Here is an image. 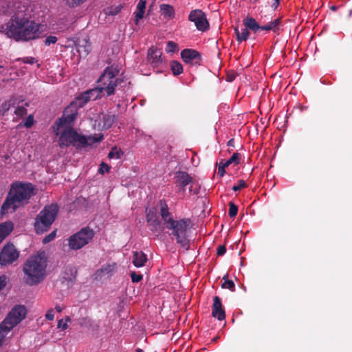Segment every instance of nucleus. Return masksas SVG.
I'll use <instances>...</instances> for the list:
<instances>
[{
  "instance_id": "obj_1",
  "label": "nucleus",
  "mask_w": 352,
  "mask_h": 352,
  "mask_svg": "<svg viewBox=\"0 0 352 352\" xmlns=\"http://www.w3.org/2000/svg\"><path fill=\"white\" fill-rule=\"evenodd\" d=\"M24 5H19L10 19L1 27V32L16 42H27L43 36L44 25L30 19Z\"/></svg>"
},
{
  "instance_id": "obj_2",
  "label": "nucleus",
  "mask_w": 352,
  "mask_h": 352,
  "mask_svg": "<svg viewBox=\"0 0 352 352\" xmlns=\"http://www.w3.org/2000/svg\"><path fill=\"white\" fill-rule=\"evenodd\" d=\"M34 186L29 182H15L12 183L1 207V215L3 216L9 212H14L19 207L27 204L34 195Z\"/></svg>"
},
{
  "instance_id": "obj_3",
  "label": "nucleus",
  "mask_w": 352,
  "mask_h": 352,
  "mask_svg": "<svg viewBox=\"0 0 352 352\" xmlns=\"http://www.w3.org/2000/svg\"><path fill=\"white\" fill-rule=\"evenodd\" d=\"M119 69L114 65L107 67L98 80V87L95 89L87 90L78 96V98L85 105L89 100H96L100 97L102 92L107 96L114 94L116 87L123 80L117 78Z\"/></svg>"
},
{
  "instance_id": "obj_4",
  "label": "nucleus",
  "mask_w": 352,
  "mask_h": 352,
  "mask_svg": "<svg viewBox=\"0 0 352 352\" xmlns=\"http://www.w3.org/2000/svg\"><path fill=\"white\" fill-rule=\"evenodd\" d=\"M103 140V135H100L98 138L94 136H85L79 134L76 131L69 125L60 133L58 140V145L60 148L73 146L77 150H80L94 143L100 142Z\"/></svg>"
},
{
  "instance_id": "obj_5",
  "label": "nucleus",
  "mask_w": 352,
  "mask_h": 352,
  "mask_svg": "<svg viewBox=\"0 0 352 352\" xmlns=\"http://www.w3.org/2000/svg\"><path fill=\"white\" fill-rule=\"evenodd\" d=\"M46 266V261L41 254L30 256L23 265L25 282L29 285L39 283L45 276Z\"/></svg>"
},
{
  "instance_id": "obj_6",
  "label": "nucleus",
  "mask_w": 352,
  "mask_h": 352,
  "mask_svg": "<svg viewBox=\"0 0 352 352\" xmlns=\"http://www.w3.org/2000/svg\"><path fill=\"white\" fill-rule=\"evenodd\" d=\"M165 228L171 230V234L175 238L176 241L186 250L190 248V241L187 237V231L191 223L190 219H181L175 220L170 219L166 222Z\"/></svg>"
},
{
  "instance_id": "obj_7",
  "label": "nucleus",
  "mask_w": 352,
  "mask_h": 352,
  "mask_svg": "<svg viewBox=\"0 0 352 352\" xmlns=\"http://www.w3.org/2000/svg\"><path fill=\"white\" fill-rule=\"evenodd\" d=\"M58 213V206L56 204L45 206L37 214L34 223L36 234L47 232Z\"/></svg>"
},
{
  "instance_id": "obj_8",
  "label": "nucleus",
  "mask_w": 352,
  "mask_h": 352,
  "mask_svg": "<svg viewBox=\"0 0 352 352\" xmlns=\"http://www.w3.org/2000/svg\"><path fill=\"white\" fill-rule=\"evenodd\" d=\"M93 229L87 226L81 228L67 239L68 246L72 250H78L89 244L94 236Z\"/></svg>"
},
{
  "instance_id": "obj_9",
  "label": "nucleus",
  "mask_w": 352,
  "mask_h": 352,
  "mask_svg": "<svg viewBox=\"0 0 352 352\" xmlns=\"http://www.w3.org/2000/svg\"><path fill=\"white\" fill-rule=\"evenodd\" d=\"M84 105L80 99L76 97L65 109L63 116L56 121L57 128L59 129L65 125H71L78 114V109L82 108Z\"/></svg>"
},
{
  "instance_id": "obj_10",
  "label": "nucleus",
  "mask_w": 352,
  "mask_h": 352,
  "mask_svg": "<svg viewBox=\"0 0 352 352\" xmlns=\"http://www.w3.org/2000/svg\"><path fill=\"white\" fill-rule=\"evenodd\" d=\"M27 310L25 306L16 305L2 322L6 324L7 330H12L25 318Z\"/></svg>"
},
{
  "instance_id": "obj_11",
  "label": "nucleus",
  "mask_w": 352,
  "mask_h": 352,
  "mask_svg": "<svg viewBox=\"0 0 352 352\" xmlns=\"http://www.w3.org/2000/svg\"><path fill=\"white\" fill-rule=\"evenodd\" d=\"M19 256V252L12 243H7L0 252V265L6 266L13 263Z\"/></svg>"
},
{
  "instance_id": "obj_12",
  "label": "nucleus",
  "mask_w": 352,
  "mask_h": 352,
  "mask_svg": "<svg viewBox=\"0 0 352 352\" xmlns=\"http://www.w3.org/2000/svg\"><path fill=\"white\" fill-rule=\"evenodd\" d=\"M188 18L190 21L194 23L199 31L206 32L210 28L206 14L200 9L192 10Z\"/></svg>"
},
{
  "instance_id": "obj_13",
  "label": "nucleus",
  "mask_w": 352,
  "mask_h": 352,
  "mask_svg": "<svg viewBox=\"0 0 352 352\" xmlns=\"http://www.w3.org/2000/svg\"><path fill=\"white\" fill-rule=\"evenodd\" d=\"M175 184L179 192H185L186 187L192 183V177L185 171L178 170L175 173Z\"/></svg>"
},
{
  "instance_id": "obj_14",
  "label": "nucleus",
  "mask_w": 352,
  "mask_h": 352,
  "mask_svg": "<svg viewBox=\"0 0 352 352\" xmlns=\"http://www.w3.org/2000/svg\"><path fill=\"white\" fill-rule=\"evenodd\" d=\"M181 58L184 62L191 65H200L201 56L194 49H184L181 52Z\"/></svg>"
},
{
  "instance_id": "obj_15",
  "label": "nucleus",
  "mask_w": 352,
  "mask_h": 352,
  "mask_svg": "<svg viewBox=\"0 0 352 352\" xmlns=\"http://www.w3.org/2000/svg\"><path fill=\"white\" fill-rule=\"evenodd\" d=\"M75 46L79 56L82 58H86L91 50V43L87 37L77 39Z\"/></svg>"
},
{
  "instance_id": "obj_16",
  "label": "nucleus",
  "mask_w": 352,
  "mask_h": 352,
  "mask_svg": "<svg viewBox=\"0 0 352 352\" xmlns=\"http://www.w3.org/2000/svg\"><path fill=\"white\" fill-rule=\"evenodd\" d=\"M212 316L214 318H217L219 320H223L226 318V313L223 308L221 299L217 296H214L213 298Z\"/></svg>"
},
{
  "instance_id": "obj_17",
  "label": "nucleus",
  "mask_w": 352,
  "mask_h": 352,
  "mask_svg": "<svg viewBox=\"0 0 352 352\" xmlns=\"http://www.w3.org/2000/svg\"><path fill=\"white\" fill-rule=\"evenodd\" d=\"M146 222L150 230L153 232H159L160 230V221L155 212L149 210L146 214Z\"/></svg>"
},
{
  "instance_id": "obj_18",
  "label": "nucleus",
  "mask_w": 352,
  "mask_h": 352,
  "mask_svg": "<svg viewBox=\"0 0 352 352\" xmlns=\"http://www.w3.org/2000/svg\"><path fill=\"white\" fill-rule=\"evenodd\" d=\"M162 53L156 48H150L148 51V60L153 67H158L162 63Z\"/></svg>"
},
{
  "instance_id": "obj_19",
  "label": "nucleus",
  "mask_w": 352,
  "mask_h": 352,
  "mask_svg": "<svg viewBox=\"0 0 352 352\" xmlns=\"http://www.w3.org/2000/svg\"><path fill=\"white\" fill-rule=\"evenodd\" d=\"M157 206L160 208V211H159L160 214L163 221V223L165 226L166 224V222L168 221V220L170 219H173V218L172 217H170L169 208H168V206L165 199H160L158 202Z\"/></svg>"
},
{
  "instance_id": "obj_20",
  "label": "nucleus",
  "mask_w": 352,
  "mask_h": 352,
  "mask_svg": "<svg viewBox=\"0 0 352 352\" xmlns=\"http://www.w3.org/2000/svg\"><path fill=\"white\" fill-rule=\"evenodd\" d=\"M243 23L245 28L254 33H256L258 30H262V25L256 21L253 17H246L243 20Z\"/></svg>"
},
{
  "instance_id": "obj_21",
  "label": "nucleus",
  "mask_w": 352,
  "mask_h": 352,
  "mask_svg": "<svg viewBox=\"0 0 352 352\" xmlns=\"http://www.w3.org/2000/svg\"><path fill=\"white\" fill-rule=\"evenodd\" d=\"M13 229L14 224L10 221H8L0 224V243L12 232Z\"/></svg>"
},
{
  "instance_id": "obj_22",
  "label": "nucleus",
  "mask_w": 352,
  "mask_h": 352,
  "mask_svg": "<svg viewBox=\"0 0 352 352\" xmlns=\"http://www.w3.org/2000/svg\"><path fill=\"white\" fill-rule=\"evenodd\" d=\"M281 17H278L266 25H262V30L272 31L274 33L278 34L280 30Z\"/></svg>"
},
{
  "instance_id": "obj_23",
  "label": "nucleus",
  "mask_w": 352,
  "mask_h": 352,
  "mask_svg": "<svg viewBox=\"0 0 352 352\" xmlns=\"http://www.w3.org/2000/svg\"><path fill=\"white\" fill-rule=\"evenodd\" d=\"M147 261V256L143 252H134L133 255V263L137 267H143Z\"/></svg>"
},
{
  "instance_id": "obj_24",
  "label": "nucleus",
  "mask_w": 352,
  "mask_h": 352,
  "mask_svg": "<svg viewBox=\"0 0 352 352\" xmlns=\"http://www.w3.org/2000/svg\"><path fill=\"white\" fill-rule=\"evenodd\" d=\"M160 8L161 15H162L164 19L170 20L174 18L175 10L172 6L163 3L160 5Z\"/></svg>"
},
{
  "instance_id": "obj_25",
  "label": "nucleus",
  "mask_w": 352,
  "mask_h": 352,
  "mask_svg": "<svg viewBox=\"0 0 352 352\" xmlns=\"http://www.w3.org/2000/svg\"><path fill=\"white\" fill-rule=\"evenodd\" d=\"M146 0H140L137 8L136 11L135 12V24H138L139 20L142 19L145 13Z\"/></svg>"
},
{
  "instance_id": "obj_26",
  "label": "nucleus",
  "mask_w": 352,
  "mask_h": 352,
  "mask_svg": "<svg viewBox=\"0 0 352 352\" xmlns=\"http://www.w3.org/2000/svg\"><path fill=\"white\" fill-rule=\"evenodd\" d=\"M234 33L236 35V40L241 43L242 41H245L248 39L250 36V31L245 27V28L241 30V32L239 31L238 27H235L234 28Z\"/></svg>"
},
{
  "instance_id": "obj_27",
  "label": "nucleus",
  "mask_w": 352,
  "mask_h": 352,
  "mask_svg": "<svg viewBox=\"0 0 352 352\" xmlns=\"http://www.w3.org/2000/svg\"><path fill=\"white\" fill-rule=\"evenodd\" d=\"M116 267V264L113 265H105L102 266L100 270H97L96 274L98 276H102L103 275H111L114 271Z\"/></svg>"
},
{
  "instance_id": "obj_28",
  "label": "nucleus",
  "mask_w": 352,
  "mask_h": 352,
  "mask_svg": "<svg viewBox=\"0 0 352 352\" xmlns=\"http://www.w3.org/2000/svg\"><path fill=\"white\" fill-rule=\"evenodd\" d=\"M116 120V116L114 115L106 114L102 116V128L104 129H109Z\"/></svg>"
},
{
  "instance_id": "obj_29",
  "label": "nucleus",
  "mask_w": 352,
  "mask_h": 352,
  "mask_svg": "<svg viewBox=\"0 0 352 352\" xmlns=\"http://www.w3.org/2000/svg\"><path fill=\"white\" fill-rule=\"evenodd\" d=\"M170 69L175 76L181 74L183 72L182 64L177 60H172L170 63Z\"/></svg>"
},
{
  "instance_id": "obj_30",
  "label": "nucleus",
  "mask_w": 352,
  "mask_h": 352,
  "mask_svg": "<svg viewBox=\"0 0 352 352\" xmlns=\"http://www.w3.org/2000/svg\"><path fill=\"white\" fill-rule=\"evenodd\" d=\"M15 100L13 99H10L8 101L4 102L0 108V114L1 116H4L11 107H14Z\"/></svg>"
},
{
  "instance_id": "obj_31",
  "label": "nucleus",
  "mask_w": 352,
  "mask_h": 352,
  "mask_svg": "<svg viewBox=\"0 0 352 352\" xmlns=\"http://www.w3.org/2000/svg\"><path fill=\"white\" fill-rule=\"evenodd\" d=\"M228 275L226 274L223 277V280L224 282L221 285V287L223 289H228L231 292H234L235 290V284L232 280H228Z\"/></svg>"
},
{
  "instance_id": "obj_32",
  "label": "nucleus",
  "mask_w": 352,
  "mask_h": 352,
  "mask_svg": "<svg viewBox=\"0 0 352 352\" xmlns=\"http://www.w3.org/2000/svg\"><path fill=\"white\" fill-rule=\"evenodd\" d=\"M123 155V152L118 149L117 147L112 148L111 151L108 154V157L110 159L116 158L120 159Z\"/></svg>"
},
{
  "instance_id": "obj_33",
  "label": "nucleus",
  "mask_w": 352,
  "mask_h": 352,
  "mask_svg": "<svg viewBox=\"0 0 352 352\" xmlns=\"http://www.w3.org/2000/svg\"><path fill=\"white\" fill-rule=\"evenodd\" d=\"M122 6L120 5L109 7L106 10V14L111 16H115L120 12Z\"/></svg>"
},
{
  "instance_id": "obj_34",
  "label": "nucleus",
  "mask_w": 352,
  "mask_h": 352,
  "mask_svg": "<svg viewBox=\"0 0 352 352\" xmlns=\"http://www.w3.org/2000/svg\"><path fill=\"white\" fill-rule=\"evenodd\" d=\"M10 330H7L6 324L1 322L0 324V346H1L3 341L6 336L10 332Z\"/></svg>"
},
{
  "instance_id": "obj_35",
  "label": "nucleus",
  "mask_w": 352,
  "mask_h": 352,
  "mask_svg": "<svg viewBox=\"0 0 352 352\" xmlns=\"http://www.w3.org/2000/svg\"><path fill=\"white\" fill-rule=\"evenodd\" d=\"M229 212L228 214L230 218L236 217L238 212V207L232 201L229 202Z\"/></svg>"
},
{
  "instance_id": "obj_36",
  "label": "nucleus",
  "mask_w": 352,
  "mask_h": 352,
  "mask_svg": "<svg viewBox=\"0 0 352 352\" xmlns=\"http://www.w3.org/2000/svg\"><path fill=\"white\" fill-rule=\"evenodd\" d=\"M87 0H65L66 4L71 8H75L77 7L84 2H85Z\"/></svg>"
},
{
  "instance_id": "obj_37",
  "label": "nucleus",
  "mask_w": 352,
  "mask_h": 352,
  "mask_svg": "<svg viewBox=\"0 0 352 352\" xmlns=\"http://www.w3.org/2000/svg\"><path fill=\"white\" fill-rule=\"evenodd\" d=\"M177 50V45L173 41H168L166 45V52H175Z\"/></svg>"
},
{
  "instance_id": "obj_38",
  "label": "nucleus",
  "mask_w": 352,
  "mask_h": 352,
  "mask_svg": "<svg viewBox=\"0 0 352 352\" xmlns=\"http://www.w3.org/2000/svg\"><path fill=\"white\" fill-rule=\"evenodd\" d=\"M56 235V230H54L50 234L46 235L43 238V244H47V243H50V241H53L55 239Z\"/></svg>"
},
{
  "instance_id": "obj_39",
  "label": "nucleus",
  "mask_w": 352,
  "mask_h": 352,
  "mask_svg": "<svg viewBox=\"0 0 352 352\" xmlns=\"http://www.w3.org/2000/svg\"><path fill=\"white\" fill-rule=\"evenodd\" d=\"M28 113V111L25 107H17L16 109L14 111L15 115H16L19 117H23L25 116Z\"/></svg>"
},
{
  "instance_id": "obj_40",
  "label": "nucleus",
  "mask_w": 352,
  "mask_h": 352,
  "mask_svg": "<svg viewBox=\"0 0 352 352\" xmlns=\"http://www.w3.org/2000/svg\"><path fill=\"white\" fill-rule=\"evenodd\" d=\"M247 186L246 183L244 180L240 179L238 181L237 185H234L232 187V190L234 191L241 190L242 188H245Z\"/></svg>"
},
{
  "instance_id": "obj_41",
  "label": "nucleus",
  "mask_w": 352,
  "mask_h": 352,
  "mask_svg": "<svg viewBox=\"0 0 352 352\" xmlns=\"http://www.w3.org/2000/svg\"><path fill=\"white\" fill-rule=\"evenodd\" d=\"M131 278L133 283H138L142 280L143 276L142 274H137L135 272L131 273Z\"/></svg>"
},
{
  "instance_id": "obj_42",
  "label": "nucleus",
  "mask_w": 352,
  "mask_h": 352,
  "mask_svg": "<svg viewBox=\"0 0 352 352\" xmlns=\"http://www.w3.org/2000/svg\"><path fill=\"white\" fill-rule=\"evenodd\" d=\"M57 37L55 36H49L45 40V45H50L51 44L56 43L57 42Z\"/></svg>"
},
{
  "instance_id": "obj_43",
  "label": "nucleus",
  "mask_w": 352,
  "mask_h": 352,
  "mask_svg": "<svg viewBox=\"0 0 352 352\" xmlns=\"http://www.w3.org/2000/svg\"><path fill=\"white\" fill-rule=\"evenodd\" d=\"M234 165H238L240 163V153L236 152L230 158Z\"/></svg>"
},
{
  "instance_id": "obj_44",
  "label": "nucleus",
  "mask_w": 352,
  "mask_h": 352,
  "mask_svg": "<svg viewBox=\"0 0 352 352\" xmlns=\"http://www.w3.org/2000/svg\"><path fill=\"white\" fill-rule=\"evenodd\" d=\"M110 170V167L104 162H102L100 164V167L98 169V173L100 174H104V172L108 173Z\"/></svg>"
},
{
  "instance_id": "obj_45",
  "label": "nucleus",
  "mask_w": 352,
  "mask_h": 352,
  "mask_svg": "<svg viewBox=\"0 0 352 352\" xmlns=\"http://www.w3.org/2000/svg\"><path fill=\"white\" fill-rule=\"evenodd\" d=\"M34 123V117L32 115H29L26 118V120L24 123V126L26 128H30L33 125Z\"/></svg>"
},
{
  "instance_id": "obj_46",
  "label": "nucleus",
  "mask_w": 352,
  "mask_h": 352,
  "mask_svg": "<svg viewBox=\"0 0 352 352\" xmlns=\"http://www.w3.org/2000/svg\"><path fill=\"white\" fill-rule=\"evenodd\" d=\"M7 280L8 278L6 275L3 274L0 276V291L6 286Z\"/></svg>"
},
{
  "instance_id": "obj_47",
  "label": "nucleus",
  "mask_w": 352,
  "mask_h": 352,
  "mask_svg": "<svg viewBox=\"0 0 352 352\" xmlns=\"http://www.w3.org/2000/svg\"><path fill=\"white\" fill-rule=\"evenodd\" d=\"M226 252V248L224 245H219L217 250V254L218 256H223Z\"/></svg>"
},
{
  "instance_id": "obj_48",
  "label": "nucleus",
  "mask_w": 352,
  "mask_h": 352,
  "mask_svg": "<svg viewBox=\"0 0 352 352\" xmlns=\"http://www.w3.org/2000/svg\"><path fill=\"white\" fill-rule=\"evenodd\" d=\"M45 318L48 320H54V313H53V310L51 309H49L46 314H45Z\"/></svg>"
},
{
  "instance_id": "obj_49",
  "label": "nucleus",
  "mask_w": 352,
  "mask_h": 352,
  "mask_svg": "<svg viewBox=\"0 0 352 352\" xmlns=\"http://www.w3.org/2000/svg\"><path fill=\"white\" fill-rule=\"evenodd\" d=\"M57 327H58V328H62V329L65 330V329H67L68 325H67V322H63V319H60L58 321Z\"/></svg>"
},
{
  "instance_id": "obj_50",
  "label": "nucleus",
  "mask_w": 352,
  "mask_h": 352,
  "mask_svg": "<svg viewBox=\"0 0 352 352\" xmlns=\"http://www.w3.org/2000/svg\"><path fill=\"white\" fill-rule=\"evenodd\" d=\"M36 61V60L35 58H33V57H25L23 59L24 63H29V64H34Z\"/></svg>"
},
{
  "instance_id": "obj_51",
  "label": "nucleus",
  "mask_w": 352,
  "mask_h": 352,
  "mask_svg": "<svg viewBox=\"0 0 352 352\" xmlns=\"http://www.w3.org/2000/svg\"><path fill=\"white\" fill-rule=\"evenodd\" d=\"M226 173V168L223 167H218L217 175L220 177H222Z\"/></svg>"
},
{
  "instance_id": "obj_52",
  "label": "nucleus",
  "mask_w": 352,
  "mask_h": 352,
  "mask_svg": "<svg viewBox=\"0 0 352 352\" xmlns=\"http://www.w3.org/2000/svg\"><path fill=\"white\" fill-rule=\"evenodd\" d=\"M280 0H273L271 6L275 10L279 6Z\"/></svg>"
},
{
  "instance_id": "obj_53",
  "label": "nucleus",
  "mask_w": 352,
  "mask_h": 352,
  "mask_svg": "<svg viewBox=\"0 0 352 352\" xmlns=\"http://www.w3.org/2000/svg\"><path fill=\"white\" fill-rule=\"evenodd\" d=\"M228 146L234 147V139H230L227 144Z\"/></svg>"
},
{
  "instance_id": "obj_54",
  "label": "nucleus",
  "mask_w": 352,
  "mask_h": 352,
  "mask_svg": "<svg viewBox=\"0 0 352 352\" xmlns=\"http://www.w3.org/2000/svg\"><path fill=\"white\" fill-rule=\"evenodd\" d=\"M219 167H223V168H226V166L224 164V160H221L220 161V162L219 163Z\"/></svg>"
},
{
  "instance_id": "obj_55",
  "label": "nucleus",
  "mask_w": 352,
  "mask_h": 352,
  "mask_svg": "<svg viewBox=\"0 0 352 352\" xmlns=\"http://www.w3.org/2000/svg\"><path fill=\"white\" fill-rule=\"evenodd\" d=\"M55 309L58 311V312H61L62 311V308L59 306V305H56L55 307Z\"/></svg>"
},
{
  "instance_id": "obj_56",
  "label": "nucleus",
  "mask_w": 352,
  "mask_h": 352,
  "mask_svg": "<svg viewBox=\"0 0 352 352\" xmlns=\"http://www.w3.org/2000/svg\"><path fill=\"white\" fill-rule=\"evenodd\" d=\"M219 338V336H216V337L213 338L212 339V340H211V341H212V342H217V340H218Z\"/></svg>"
},
{
  "instance_id": "obj_57",
  "label": "nucleus",
  "mask_w": 352,
  "mask_h": 352,
  "mask_svg": "<svg viewBox=\"0 0 352 352\" xmlns=\"http://www.w3.org/2000/svg\"><path fill=\"white\" fill-rule=\"evenodd\" d=\"M70 320H71V319H70V317H69V316H67V317L65 318V322H67H67H69Z\"/></svg>"
},
{
  "instance_id": "obj_58",
  "label": "nucleus",
  "mask_w": 352,
  "mask_h": 352,
  "mask_svg": "<svg viewBox=\"0 0 352 352\" xmlns=\"http://www.w3.org/2000/svg\"><path fill=\"white\" fill-rule=\"evenodd\" d=\"M224 164H225V165L226 166V168H227L228 166H230V164H229V163H228V160H224Z\"/></svg>"
},
{
  "instance_id": "obj_59",
  "label": "nucleus",
  "mask_w": 352,
  "mask_h": 352,
  "mask_svg": "<svg viewBox=\"0 0 352 352\" xmlns=\"http://www.w3.org/2000/svg\"><path fill=\"white\" fill-rule=\"evenodd\" d=\"M228 162L230 165L233 164V162L230 159L228 160Z\"/></svg>"
},
{
  "instance_id": "obj_60",
  "label": "nucleus",
  "mask_w": 352,
  "mask_h": 352,
  "mask_svg": "<svg viewBox=\"0 0 352 352\" xmlns=\"http://www.w3.org/2000/svg\"><path fill=\"white\" fill-rule=\"evenodd\" d=\"M331 9H332V10H335L336 9V6H332V7H331Z\"/></svg>"
},
{
  "instance_id": "obj_61",
  "label": "nucleus",
  "mask_w": 352,
  "mask_h": 352,
  "mask_svg": "<svg viewBox=\"0 0 352 352\" xmlns=\"http://www.w3.org/2000/svg\"><path fill=\"white\" fill-rule=\"evenodd\" d=\"M251 1H253V2H257L258 0H250Z\"/></svg>"
},
{
  "instance_id": "obj_62",
  "label": "nucleus",
  "mask_w": 352,
  "mask_h": 352,
  "mask_svg": "<svg viewBox=\"0 0 352 352\" xmlns=\"http://www.w3.org/2000/svg\"><path fill=\"white\" fill-rule=\"evenodd\" d=\"M191 190H192V186H190V187L189 188V191H191Z\"/></svg>"
},
{
  "instance_id": "obj_63",
  "label": "nucleus",
  "mask_w": 352,
  "mask_h": 352,
  "mask_svg": "<svg viewBox=\"0 0 352 352\" xmlns=\"http://www.w3.org/2000/svg\"><path fill=\"white\" fill-rule=\"evenodd\" d=\"M3 67L1 65H0V68H2Z\"/></svg>"
}]
</instances>
